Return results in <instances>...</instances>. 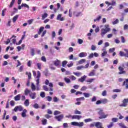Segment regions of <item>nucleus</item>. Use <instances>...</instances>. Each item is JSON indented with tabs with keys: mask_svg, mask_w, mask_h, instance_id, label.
<instances>
[{
	"mask_svg": "<svg viewBox=\"0 0 128 128\" xmlns=\"http://www.w3.org/2000/svg\"><path fill=\"white\" fill-rule=\"evenodd\" d=\"M106 28H102L101 30V33L100 34L102 38H104V36L106 32H110V28H108V25H105Z\"/></svg>",
	"mask_w": 128,
	"mask_h": 128,
	"instance_id": "obj_1",
	"label": "nucleus"
},
{
	"mask_svg": "<svg viewBox=\"0 0 128 128\" xmlns=\"http://www.w3.org/2000/svg\"><path fill=\"white\" fill-rule=\"evenodd\" d=\"M98 114L100 116H99V118L100 120H102V118H106L108 116V114H104V110H100L98 112Z\"/></svg>",
	"mask_w": 128,
	"mask_h": 128,
	"instance_id": "obj_2",
	"label": "nucleus"
},
{
	"mask_svg": "<svg viewBox=\"0 0 128 128\" xmlns=\"http://www.w3.org/2000/svg\"><path fill=\"white\" fill-rule=\"evenodd\" d=\"M119 72H118V74H126V71L124 70V68L122 66H120L118 68Z\"/></svg>",
	"mask_w": 128,
	"mask_h": 128,
	"instance_id": "obj_3",
	"label": "nucleus"
},
{
	"mask_svg": "<svg viewBox=\"0 0 128 128\" xmlns=\"http://www.w3.org/2000/svg\"><path fill=\"white\" fill-rule=\"evenodd\" d=\"M122 104H120L119 106H124L126 107L128 106V98H124L122 102Z\"/></svg>",
	"mask_w": 128,
	"mask_h": 128,
	"instance_id": "obj_4",
	"label": "nucleus"
},
{
	"mask_svg": "<svg viewBox=\"0 0 128 128\" xmlns=\"http://www.w3.org/2000/svg\"><path fill=\"white\" fill-rule=\"evenodd\" d=\"M40 71H37V76H36L37 80H36V86H38L40 84Z\"/></svg>",
	"mask_w": 128,
	"mask_h": 128,
	"instance_id": "obj_5",
	"label": "nucleus"
},
{
	"mask_svg": "<svg viewBox=\"0 0 128 128\" xmlns=\"http://www.w3.org/2000/svg\"><path fill=\"white\" fill-rule=\"evenodd\" d=\"M29 96L32 100H34L36 98V93L31 92L29 94Z\"/></svg>",
	"mask_w": 128,
	"mask_h": 128,
	"instance_id": "obj_6",
	"label": "nucleus"
},
{
	"mask_svg": "<svg viewBox=\"0 0 128 128\" xmlns=\"http://www.w3.org/2000/svg\"><path fill=\"white\" fill-rule=\"evenodd\" d=\"M14 112H16L18 110H19V112H22L24 110V108L22 106H16L14 109Z\"/></svg>",
	"mask_w": 128,
	"mask_h": 128,
	"instance_id": "obj_7",
	"label": "nucleus"
},
{
	"mask_svg": "<svg viewBox=\"0 0 128 128\" xmlns=\"http://www.w3.org/2000/svg\"><path fill=\"white\" fill-rule=\"evenodd\" d=\"M95 126L96 128H104L102 126V123L100 122H95Z\"/></svg>",
	"mask_w": 128,
	"mask_h": 128,
	"instance_id": "obj_8",
	"label": "nucleus"
},
{
	"mask_svg": "<svg viewBox=\"0 0 128 128\" xmlns=\"http://www.w3.org/2000/svg\"><path fill=\"white\" fill-rule=\"evenodd\" d=\"M54 118H56V120H57L58 122H62V120L64 118V114H62L60 115L56 116H54Z\"/></svg>",
	"mask_w": 128,
	"mask_h": 128,
	"instance_id": "obj_9",
	"label": "nucleus"
},
{
	"mask_svg": "<svg viewBox=\"0 0 128 128\" xmlns=\"http://www.w3.org/2000/svg\"><path fill=\"white\" fill-rule=\"evenodd\" d=\"M82 116L80 115H74L72 116V120H80Z\"/></svg>",
	"mask_w": 128,
	"mask_h": 128,
	"instance_id": "obj_10",
	"label": "nucleus"
},
{
	"mask_svg": "<svg viewBox=\"0 0 128 128\" xmlns=\"http://www.w3.org/2000/svg\"><path fill=\"white\" fill-rule=\"evenodd\" d=\"M88 56V54L86 52H82L79 54L78 56L80 58H84Z\"/></svg>",
	"mask_w": 128,
	"mask_h": 128,
	"instance_id": "obj_11",
	"label": "nucleus"
},
{
	"mask_svg": "<svg viewBox=\"0 0 128 128\" xmlns=\"http://www.w3.org/2000/svg\"><path fill=\"white\" fill-rule=\"evenodd\" d=\"M57 20H60V22H63L64 20V18L62 17V14H59L58 15L56 18Z\"/></svg>",
	"mask_w": 128,
	"mask_h": 128,
	"instance_id": "obj_12",
	"label": "nucleus"
},
{
	"mask_svg": "<svg viewBox=\"0 0 128 128\" xmlns=\"http://www.w3.org/2000/svg\"><path fill=\"white\" fill-rule=\"evenodd\" d=\"M86 75H84V76H82L80 78H79L78 80L80 82H84L86 80Z\"/></svg>",
	"mask_w": 128,
	"mask_h": 128,
	"instance_id": "obj_13",
	"label": "nucleus"
},
{
	"mask_svg": "<svg viewBox=\"0 0 128 128\" xmlns=\"http://www.w3.org/2000/svg\"><path fill=\"white\" fill-rule=\"evenodd\" d=\"M26 112H28L26 109H24L21 114L22 118H26Z\"/></svg>",
	"mask_w": 128,
	"mask_h": 128,
	"instance_id": "obj_14",
	"label": "nucleus"
},
{
	"mask_svg": "<svg viewBox=\"0 0 128 128\" xmlns=\"http://www.w3.org/2000/svg\"><path fill=\"white\" fill-rule=\"evenodd\" d=\"M31 90H28V88H26L24 91V94L25 96H28L31 92Z\"/></svg>",
	"mask_w": 128,
	"mask_h": 128,
	"instance_id": "obj_15",
	"label": "nucleus"
},
{
	"mask_svg": "<svg viewBox=\"0 0 128 128\" xmlns=\"http://www.w3.org/2000/svg\"><path fill=\"white\" fill-rule=\"evenodd\" d=\"M102 50L103 51V52H102L101 56L103 58V56H106L108 54V52L106 50V48L102 49Z\"/></svg>",
	"mask_w": 128,
	"mask_h": 128,
	"instance_id": "obj_16",
	"label": "nucleus"
},
{
	"mask_svg": "<svg viewBox=\"0 0 128 128\" xmlns=\"http://www.w3.org/2000/svg\"><path fill=\"white\" fill-rule=\"evenodd\" d=\"M14 100L16 102H18V100H20V94H18L14 97Z\"/></svg>",
	"mask_w": 128,
	"mask_h": 128,
	"instance_id": "obj_17",
	"label": "nucleus"
},
{
	"mask_svg": "<svg viewBox=\"0 0 128 128\" xmlns=\"http://www.w3.org/2000/svg\"><path fill=\"white\" fill-rule=\"evenodd\" d=\"M96 76V70H93L91 72L88 74V76Z\"/></svg>",
	"mask_w": 128,
	"mask_h": 128,
	"instance_id": "obj_18",
	"label": "nucleus"
},
{
	"mask_svg": "<svg viewBox=\"0 0 128 128\" xmlns=\"http://www.w3.org/2000/svg\"><path fill=\"white\" fill-rule=\"evenodd\" d=\"M126 81H124L123 82V84H122V86H126V88L128 89V78L126 79Z\"/></svg>",
	"mask_w": 128,
	"mask_h": 128,
	"instance_id": "obj_19",
	"label": "nucleus"
},
{
	"mask_svg": "<svg viewBox=\"0 0 128 128\" xmlns=\"http://www.w3.org/2000/svg\"><path fill=\"white\" fill-rule=\"evenodd\" d=\"M60 61L58 59H56V60L54 62V64L56 66H60Z\"/></svg>",
	"mask_w": 128,
	"mask_h": 128,
	"instance_id": "obj_20",
	"label": "nucleus"
},
{
	"mask_svg": "<svg viewBox=\"0 0 128 128\" xmlns=\"http://www.w3.org/2000/svg\"><path fill=\"white\" fill-rule=\"evenodd\" d=\"M24 106H30V100L26 99L24 102Z\"/></svg>",
	"mask_w": 128,
	"mask_h": 128,
	"instance_id": "obj_21",
	"label": "nucleus"
},
{
	"mask_svg": "<svg viewBox=\"0 0 128 128\" xmlns=\"http://www.w3.org/2000/svg\"><path fill=\"white\" fill-rule=\"evenodd\" d=\"M44 27H40L39 31L38 32V34H40L42 32H44Z\"/></svg>",
	"mask_w": 128,
	"mask_h": 128,
	"instance_id": "obj_22",
	"label": "nucleus"
},
{
	"mask_svg": "<svg viewBox=\"0 0 128 128\" xmlns=\"http://www.w3.org/2000/svg\"><path fill=\"white\" fill-rule=\"evenodd\" d=\"M42 124L43 126H46L48 124V120L46 119H42Z\"/></svg>",
	"mask_w": 128,
	"mask_h": 128,
	"instance_id": "obj_23",
	"label": "nucleus"
},
{
	"mask_svg": "<svg viewBox=\"0 0 128 128\" xmlns=\"http://www.w3.org/2000/svg\"><path fill=\"white\" fill-rule=\"evenodd\" d=\"M18 15H16L12 18V22H16V20H18Z\"/></svg>",
	"mask_w": 128,
	"mask_h": 128,
	"instance_id": "obj_24",
	"label": "nucleus"
},
{
	"mask_svg": "<svg viewBox=\"0 0 128 128\" xmlns=\"http://www.w3.org/2000/svg\"><path fill=\"white\" fill-rule=\"evenodd\" d=\"M14 2H16V0H12L11 2H10V4L9 6V8H12L14 4Z\"/></svg>",
	"mask_w": 128,
	"mask_h": 128,
	"instance_id": "obj_25",
	"label": "nucleus"
},
{
	"mask_svg": "<svg viewBox=\"0 0 128 128\" xmlns=\"http://www.w3.org/2000/svg\"><path fill=\"white\" fill-rule=\"evenodd\" d=\"M31 88L32 92H34V90H36V86L34 85V83H32L31 84Z\"/></svg>",
	"mask_w": 128,
	"mask_h": 128,
	"instance_id": "obj_26",
	"label": "nucleus"
},
{
	"mask_svg": "<svg viewBox=\"0 0 128 128\" xmlns=\"http://www.w3.org/2000/svg\"><path fill=\"white\" fill-rule=\"evenodd\" d=\"M102 104H106L108 103V99L104 98L101 100Z\"/></svg>",
	"mask_w": 128,
	"mask_h": 128,
	"instance_id": "obj_27",
	"label": "nucleus"
},
{
	"mask_svg": "<svg viewBox=\"0 0 128 128\" xmlns=\"http://www.w3.org/2000/svg\"><path fill=\"white\" fill-rule=\"evenodd\" d=\"M102 20V16H99L98 17H97L96 19H94V22H100Z\"/></svg>",
	"mask_w": 128,
	"mask_h": 128,
	"instance_id": "obj_28",
	"label": "nucleus"
},
{
	"mask_svg": "<svg viewBox=\"0 0 128 128\" xmlns=\"http://www.w3.org/2000/svg\"><path fill=\"white\" fill-rule=\"evenodd\" d=\"M64 80L66 82V84H70V80L66 77L64 78Z\"/></svg>",
	"mask_w": 128,
	"mask_h": 128,
	"instance_id": "obj_29",
	"label": "nucleus"
},
{
	"mask_svg": "<svg viewBox=\"0 0 128 128\" xmlns=\"http://www.w3.org/2000/svg\"><path fill=\"white\" fill-rule=\"evenodd\" d=\"M83 94L85 98H90V93L84 92Z\"/></svg>",
	"mask_w": 128,
	"mask_h": 128,
	"instance_id": "obj_30",
	"label": "nucleus"
},
{
	"mask_svg": "<svg viewBox=\"0 0 128 128\" xmlns=\"http://www.w3.org/2000/svg\"><path fill=\"white\" fill-rule=\"evenodd\" d=\"M26 76L28 75V78L29 80H30V78H32V73L30 72L29 73H28V72H26Z\"/></svg>",
	"mask_w": 128,
	"mask_h": 128,
	"instance_id": "obj_31",
	"label": "nucleus"
},
{
	"mask_svg": "<svg viewBox=\"0 0 128 128\" xmlns=\"http://www.w3.org/2000/svg\"><path fill=\"white\" fill-rule=\"evenodd\" d=\"M82 68H84V66H81L76 67L77 70H82Z\"/></svg>",
	"mask_w": 128,
	"mask_h": 128,
	"instance_id": "obj_32",
	"label": "nucleus"
},
{
	"mask_svg": "<svg viewBox=\"0 0 128 128\" xmlns=\"http://www.w3.org/2000/svg\"><path fill=\"white\" fill-rule=\"evenodd\" d=\"M21 6L22 8H30V6H28V5L26 4H24L22 3V4H21Z\"/></svg>",
	"mask_w": 128,
	"mask_h": 128,
	"instance_id": "obj_33",
	"label": "nucleus"
},
{
	"mask_svg": "<svg viewBox=\"0 0 128 128\" xmlns=\"http://www.w3.org/2000/svg\"><path fill=\"white\" fill-rule=\"evenodd\" d=\"M84 62H86V59H82L78 61L79 64H82Z\"/></svg>",
	"mask_w": 128,
	"mask_h": 128,
	"instance_id": "obj_34",
	"label": "nucleus"
},
{
	"mask_svg": "<svg viewBox=\"0 0 128 128\" xmlns=\"http://www.w3.org/2000/svg\"><path fill=\"white\" fill-rule=\"evenodd\" d=\"M73 74H74V76H82V72H74Z\"/></svg>",
	"mask_w": 128,
	"mask_h": 128,
	"instance_id": "obj_35",
	"label": "nucleus"
},
{
	"mask_svg": "<svg viewBox=\"0 0 128 128\" xmlns=\"http://www.w3.org/2000/svg\"><path fill=\"white\" fill-rule=\"evenodd\" d=\"M118 126L122 128H128V127H126V126H124V124L123 123H122V122L119 123Z\"/></svg>",
	"mask_w": 128,
	"mask_h": 128,
	"instance_id": "obj_36",
	"label": "nucleus"
},
{
	"mask_svg": "<svg viewBox=\"0 0 128 128\" xmlns=\"http://www.w3.org/2000/svg\"><path fill=\"white\" fill-rule=\"evenodd\" d=\"M40 96L41 98H46V93L44 92H42L40 93Z\"/></svg>",
	"mask_w": 128,
	"mask_h": 128,
	"instance_id": "obj_37",
	"label": "nucleus"
},
{
	"mask_svg": "<svg viewBox=\"0 0 128 128\" xmlns=\"http://www.w3.org/2000/svg\"><path fill=\"white\" fill-rule=\"evenodd\" d=\"M48 14L44 13V14L42 15V20H44V18H48Z\"/></svg>",
	"mask_w": 128,
	"mask_h": 128,
	"instance_id": "obj_38",
	"label": "nucleus"
},
{
	"mask_svg": "<svg viewBox=\"0 0 128 128\" xmlns=\"http://www.w3.org/2000/svg\"><path fill=\"white\" fill-rule=\"evenodd\" d=\"M91 102H96V96H93L92 98L91 99Z\"/></svg>",
	"mask_w": 128,
	"mask_h": 128,
	"instance_id": "obj_39",
	"label": "nucleus"
},
{
	"mask_svg": "<svg viewBox=\"0 0 128 128\" xmlns=\"http://www.w3.org/2000/svg\"><path fill=\"white\" fill-rule=\"evenodd\" d=\"M68 64V61L66 60H64L62 62V66H63V68H64V66H66V64Z\"/></svg>",
	"mask_w": 128,
	"mask_h": 128,
	"instance_id": "obj_40",
	"label": "nucleus"
},
{
	"mask_svg": "<svg viewBox=\"0 0 128 128\" xmlns=\"http://www.w3.org/2000/svg\"><path fill=\"white\" fill-rule=\"evenodd\" d=\"M43 90L46 92H48V86L46 85L43 86Z\"/></svg>",
	"mask_w": 128,
	"mask_h": 128,
	"instance_id": "obj_41",
	"label": "nucleus"
},
{
	"mask_svg": "<svg viewBox=\"0 0 128 128\" xmlns=\"http://www.w3.org/2000/svg\"><path fill=\"white\" fill-rule=\"evenodd\" d=\"M84 122H92V119L89 118H87V119H85L84 120Z\"/></svg>",
	"mask_w": 128,
	"mask_h": 128,
	"instance_id": "obj_42",
	"label": "nucleus"
},
{
	"mask_svg": "<svg viewBox=\"0 0 128 128\" xmlns=\"http://www.w3.org/2000/svg\"><path fill=\"white\" fill-rule=\"evenodd\" d=\"M74 113L75 114H82V112L77 110H74Z\"/></svg>",
	"mask_w": 128,
	"mask_h": 128,
	"instance_id": "obj_43",
	"label": "nucleus"
},
{
	"mask_svg": "<svg viewBox=\"0 0 128 128\" xmlns=\"http://www.w3.org/2000/svg\"><path fill=\"white\" fill-rule=\"evenodd\" d=\"M46 98L48 102H52V98L50 96H46Z\"/></svg>",
	"mask_w": 128,
	"mask_h": 128,
	"instance_id": "obj_44",
	"label": "nucleus"
},
{
	"mask_svg": "<svg viewBox=\"0 0 128 128\" xmlns=\"http://www.w3.org/2000/svg\"><path fill=\"white\" fill-rule=\"evenodd\" d=\"M36 66H38V70H42V64L40 63H37Z\"/></svg>",
	"mask_w": 128,
	"mask_h": 128,
	"instance_id": "obj_45",
	"label": "nucleus"
},
{
	"mask_svg": "<svg viewBox=\"0 0 128 128\" xmlns=\"http://www.w3.org/2000/svg\"><path fill=\"white\" fill-rule=\"evenodd\" d=\"M119 54H120V56H125L126 54H124V52L120 51Z\"/></svg>",
	"mask_w": 128,
	"mask_h": 128,
	"instance_id": "obj_46",
	"label": "nucleus"
},
{
	"mask_svg": "<svg viewBox=\"0 0 128 128\" xmlns=\"http://www.w3.org/2000/svg\"><path fill=\"white\" fill-rule=\"evenodd\" d=\"M112 122H118V118H112Z\"/></svg>",
	"mask_w": 128,
	"mask_h": 128,
	"instance_id": "obj_47",
	"label": "nucleus"
},
{
	"mask_svg": "<svg viewBox=\"0 0 128 128\" xmlns=\"http://www.w3.org/2000/svg\"><path fill=\"white\" fill-rule=\"evenodd\" d=\"M78 122H71L72 126H78Z\"/></svg>",
	"mask_w": 128,
	"mask_h": 128,
	"instance_id": "obj_48",
	"label": "nucleus"
},
{
	"mask_svg": "<svg viewBox=\"0 0 128 128\" xmlns=\"http://www.w3.org/2000/svg\"><path fill=\"white\" fill-rule=\"evenodd\" d=\"M60 112L58 110H55L54 112V116H58V114H60Z\"/></svg>",
	"mask_w": 128,
	"mask_h": 128,
	"instance_id": "obj_49",
	"label": "nucleus"
},
{
	"mask_svg": "<svg viewBox=\"0 0 128 128\" xmlns=\"http://www.w3.org/2000/svg\"><path fill=\"white\" fill-rule=\"evenodd\" d=\"M94 80H96V79L95 78H90V79L87 80L86 82H90V84L91 82H94Z\"/></svg>",
	"mask_w": 128,
	"mask_h": 128,
	"instance_id": "obj_50",
	"label": "nucleus"
},
{
	"mask_svg": "<svg viewBox=\"0 0 128 128\" xmlns=\"http://www.w3.org/2000/svg\"><path fill=\"white\" fill-rule=\"evenodd\" d=\"M122 90L120 89L113 90V92H120Z\"/></svg>",
	"mask_w": 128,
	"mask_h": 128,
	"instance_id": "obj_51",
	"label": "nucleus"
},
{
	"mask_svg": "<svg viewBox=\"0 0 128 128\" xmlns=\"http://www.w3.org/2000/svg\"><path fill=\"white\" fill-rule=\"evenodd\" d=\"M41 60H42V62H46V56H42L41 58Z\"/></svg>",
	"mask_w": 128,
	"mask_h": 128,
	"instance_id": "obj_52",
	"label": "nucleus"
},
{
	"mask_svg": "<svg viewBox=\"0 0 128 128\" xmlns=\"http://www.w3.org/2000/svg\"><path fill=\"white\" fill-rule=\"evenodd\" d=\"M120 38H121L122 42L123 44H124V42H126V40L124 39V37L123 36H122L120 37Z\"/></svg>",
	"mask_w": 128,
	"mask_h": 128,
	"instance_id": "obj_53",
	"label": "nucleus"
},
{
	"mask_svg": "<svg viewBox=\"0 0 128 128\" xmlns=\"http://www.w3.org/2000/svg\"><path fill=\"white\" fill-rule=\"evenodd\" d=\"M118 19H116V20L112 22V24H118Z\"/></svg>",
	"mask_w": 128,
	"mask_h": 128,
	"instance_id": "obj_54",
	"label": "nucleus"
},
{
	"mask_svg": "<svg viewBox=\"0 0 128 128\" xmlns=\"http://www.w3.org/2000/svg\"><path fill=\"white\" fill-rule=\"evenodd\" d=\"M78 126H80V127L84 126V122H78Z\"/></svg>",
	"mask_w": 128,
	"mask_h": 128,
	"instance_id": "obj_55",
	"label": "nucleus"
},
{
	"mask_svg": "<svg viewBox=\"0 0 128 128\" xmlns=\"http://www.w3.org/2000/svg\"><path fill=\"white\" fill-rule=\"evenodd\" d=\"M33 108H38L40 107L38 106V104L36 103L34 106H33Z\"/></svg>",
	"mask_w": 128,
	"mask_h": 128,
	"instance_id": "obj_56",
	"label": "nucleus"
},
{
	"mask_svg": "<svg viewBox=\"0 0 128 128\" xmlns=\"http://www.w3.org/2000/svg\"><path fill=\"white\" fill-rule=\"evenodd\" d=\"M64 128H68V123H64L63 124Z\"/></svg>",
	"mask_w": 128,
	"mask_h": 128,
	"instance_id": "obj_57",
	"label": "nucleus"
},
{
	"mask_svg": "<svg viewBox=\"0 0 128 128\" xmlns=\"http://www.w3.org/2000/svg\"><path fill=\"white\" fill-rule=\"evenodd\" d=\"M31 54L32 56H34V48H31Z\"/></svg>",
	"mask_w": 128,
	"mask_h": 128,
	"instance_id": "obj_58",
	"label": "nucleus"
},
{
	"mask_svg": "<svg viewBox=\"0 0 128 128\" xmlns=\"http://www.w3.org/2000/svg\"><path fill=\"white\" fill-rule=\"evenodd\" d=\"M102 96H106V90H104L102 93Z\"/></svg>",
	"mask_w": 128,
	"mask_h": 128,
	"instance_id": "obj_59",
	"label": "nucleus"
},
{
	"mask_svg": "<svg viewBox=\"0 0 128 128\" xmlns=\"http://www.w3.org/2000/svg\"><path fill=\"white\" fill-rule=\"evenodd\" d=\"M116 0H112V3H110V6H116Z\"/></svg>",
	"mask_w": 128,
	"mask_h": 128,
	"instance_id": "obj_60",
	"label": "nucleus"
},
{
	"mask_svg": "<svg viewBox=\"0 0 128 128\" xmlns=\"http://www.w3.org/2000/svg\"><path fill=\"white\" fill-rule=\"evenodd\" d=\"M112 126H114V122H110V124L108 126V128H112Z\"/></svg>",
	"mask_w": 128,
	"mask_h": 128,
	"instance_id": "obj_61",
	"label": "nucleus"
},
{
	"mask_svg": "<svg viewBox=\"0 0 128 128\" xmlns=\"http://www.w3.org/2000/svg\"><path fill=\"white\" fill-rule=\"evenodd\" d=\"M46 118H52V116H50L48 114H45L44 116Z\"/></svg>",
	"mask_w": 128,
	"mask_h": 128,
	"instance_id": "obj_62",
	"label": "nucleus"
},
{
	"mask_svg": "<svg viewBox=\"0 0 128 128\" xmlns=\"http://www.w3.org/2000/svg\"><path fill=\"white\" fill-rule=\"evenodd\" d=\"M46 34V30L43 31L41 35V37L44 38V36H45Z\"/></svg>",
	"mask_w": 128,
	"mask_h": 128,
	"instance_id": "obj_63",
	"label": "nucleus"
},
{
	"mask_svg": "<svg viewBox=\"0 0 128 128\" xmlns=\"http://www.w3.org/2000/svg\"><path fill=\"white\" fill-rule=\"evenodd\" d=\"M47 114H52V112L50 110L48 109L47 111Z\"/></svg>",
	"mask_w": 128,
	"mask_h": 128,
	"instance_id": "obj_64",
	"label": "nucleus"
}]
</instances>
